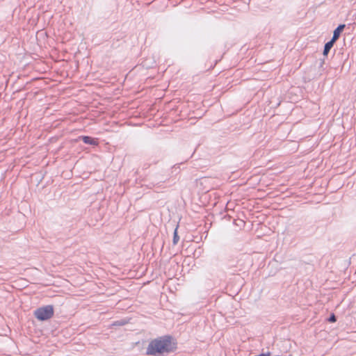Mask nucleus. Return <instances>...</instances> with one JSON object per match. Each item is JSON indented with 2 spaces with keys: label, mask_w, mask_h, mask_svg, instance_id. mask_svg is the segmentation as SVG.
<instances>
[{
  "label": "nucleus",
  "mask_w": 356,
  "mask_h": 356,
  "mask_svg": "<svg viewBox=\"0 0 356 356\" xmlns=\"http://www.w3.org/2000/svg\"><path fill=\"white\" fill-rule=\"evenodd\" d=\"M178 239H179V237H178V235H177V229H176L175 232H174V243H177Z\"/></svg>",
  "instance_id": "6"
},
{
  "label": "nucleus",
  "mask_w": 356,
  "mask_h": 356,
  "mask_svg": "<svg viewBox=\"0 0 356 356\" xmlns=\"http://www.w3.org/2000/svg\"><path fill=\"white\" fill-rule=\"evenodd\" d=\"M82 140L86 144H89L92 145H98V140L96 138H91L90 136H84L81 137Z\"/></svg>",
  "instance_id": "4"
},
{
  "label": "nucleus",
  "mask_w": 356,
  "mask_h": 356,
  "mask_svg": "<svg viewBox=\"0 0 356 356\" xmlns=\"http://www.w3.org/2000/svg\"><path fill=\"white\" fill-rule=\"evenodd\" d=\"M336 321H337V320H336V317H335V316H334V314H332V315L330 317V318H329V321H330V322H332V323H334V322H336Z\"/></svg>",
  "instance_id": "7"
},
{
  "label": "nucleus",
  "mask_w": 356,
  "mask_h": 356,
  "mask_svg": "<svg viewBox=\"0 0 356 356\" xmlns=\"http://www.w3.org/2000/svg\"><path fill=\"white\" fill-rule=\"evenodd\" d=\"M54 314L52 305H47L38 308L34 312L35 317L39 321H47L50 319Z\"/></svg>",
  "instance_id": "2"
},
{
  "label": "nucleus",
  "mask_w": 356,
  "mask_h": 356,
  "mask_svg": "<svg viewBox=\"0 0 356 356\" xmlns=\"http://www.w3.org/2000/svg\"><path fill=\"white\" fill-rule=\"evenodd\" d=\"M334 42L332 40L329 41L325 44L324 50H323V55L327 56L331 49V48L333 47Z\"/></svg>",
  "instance_id": "5"
},
{
  "label": "nucleus",
  "mask_w": 356,
  "mask_h": 356,
  "mask_svg": "<svg viewBox=\"0 0 356 356\" xmlns=\"http://www.w3.org/2000/svg\"><path fill=\"white\" fill-rule=\"evenodd\" d=\"M177 349V341L172 337L166 335L152 340L146 350L148 355H161Z\"/></svg>",
  "instance_id": "1"
},
{
  "label": "nucleus",
  "mask_w": 356,
  "mask_h": 356,
  "mask_svg": "<svg viewBox=\"0 0 356 356\" xmlns=\"http://www.w3.org/2000/svg\"><path fill=\"white\" fill-rule=\"evenodd\" d=\"M345 28V24H340L334 31L333 33V36L331 40L335 41L338 40V38L340 36L341 33L343 31V29Z\"/></svg>",
  "instance_id": "3"
}]
</instances>
